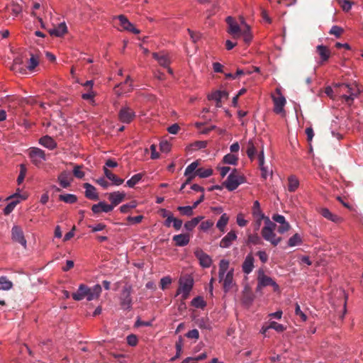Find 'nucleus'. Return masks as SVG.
I'll use <instances>...</instances> for the list:
<instances>
[{"mask_svg":"<svg viewBox=\"0 0 363 363\" xmlns=\"http://www.w3.org/2000/svg\"><path fill=\"white\" fill-rule=\"evenodd\" d=\"M102 289L99 284H96L92 287H88L85 284H80L77 291L72 294V298L75 301H81L86 298L87 301H91L97 299Z\"/></svg>","mask_w":363,"mask_h":363,"instance_id":"f257e3e1","label":"nucleus"},{"mask_svg":"<svg viewBox=\"0 0 363 363\" xmlns=\"http://www.w3.org/2000/svg\"><path fill=\"white\" fill-rule=\"evenodd\" d=\"M275 229L276 224L269 218H266L265 225L262 229L261 234L266 241L269 242L274 246H277L281 240V238L274 233Z\"/></svg>","mask_w":363,"mask_h":363,"instance_id":"f03ea898","label":"nucleus"},{"mask_svg":"<svg viewBox=\"0 0 363 363\" xmlns=\"http://www.w3.org/2000/svg\"><path fill=\"white\" fill-rule=\"evenodd\" d=\"M245 182V177L238 173L236 169H233L224 182L223 185L228 191H232Z\"/></svg>","mask_w":363,"mask_h":363,"instance_id":"7ed1b4c3","label":"nucleus"},{"mask_svg":"<svg viewBox=\"0 0 363 363\" xmlns=\"http://www.w3.org/2000/svg\"><path fill=\"white\" fill-rule=\"evenodd\" d=\"M272 286L274 291L279 290V285L271 277L264 274L262 270L258 272L257 286L256 291L260 292L264 287Z\"/></svg>","mask_w":363,"mask_h":363,"instance_id":"20e7f679","label":"nucleus"},{"mask_svg":"<svg viewBox=\"0 0 363 363\" xmlns=\"http://www.w3.org/2000/svg\"><path fill=\"white\" fill-rule=\"evenodd\" d=\"M194 285L193 279L191 277H183L179 279V287L177 295L181 294L183 299L187 298Z\"/></svg>","mask_w":363,"mask_h":363,"instance_id":"39448f33","label":"nucleus"},{"mask_svg":"<svg viewBox=\"0 0 363 363\" xmlns=\"http://www.w3.org/2000/svg\"><path fill=\"white\" fill-rule=\"evenodd\" d=\"M118 120L123 123H130L135 118V112L128 106H124L118 111Z\"/></svg>","mask_w":363,"mask_h":363,"instance_id":"423d86ee","label":"nucleus"},{"mask_svg":"<svg viewBox=\"0 0 363 363\" xmlns=\"http://www.w3.org/2000/svg\"><path fill=\"white\" fill-rule=\"evenodd\" d=\"M29 157L35 166H40L46 160L45 152L38 147H30Z\"/></svg>","mask_w":363,"mask_h":363,"instance_id":"0eeeda50","label":"nucleus"},{"mask_svg":"<svg viewBox=\"0 0 363 363\" xmlns=\"http://www.w3.org/2000/svg\"><path fill=\"white\" fill-rule=\"evenodd\" d=\"M262 145L263 143L259 139H252L248 141L247 155L251 160H254L259 150H262Z\"/></svg>","mask_w":363,"mask_h":363,"instance_id":"6e6552de","label":"nucleus"},{"mask_svg":"<svg viewBox=\"0 0 363 363\" xmlns=\"http://www.w3.org/2000/svg\"><path fill=\"white\" fill-rule=\"evenodd\" d=\"M277 96H272V100L274 102V111L276 113L280 114L284 113V107L286 103L285 97L281 93L280 89H276Z\"/></svg>","mask_w":363,"mask_h":363,"instance_id":"1a4fd4ad","label":"nucleus"},{"mask_svg":"<svg viewBox=\"0 0 363 363\" xmlns=\"http://www.w3.org/2000/svg\"><path fill=\"white\" fill-rule=\"evenodd\" d=\"M228 24L227 32L233 36V38H238L240 37V33L242 30L241 26L238 22L232 17L228 16L226 18Z\"/></svg>","mask_w":363,"mask_h":363,"instance_id":"9d476101","label":"nucleus"},{"mask_svg":"<svg viewBox=\"0 0 363 363\" xmlns=\"http://www.w3.org/2000/svg\"><path fill=\"white\" fill-rule=\"evenodd\" d=\"M26 199V196L21 195L19 193H16L7 198V200H11L8 205L4 208V213L5 215L11 213L16 206L21 201Z\"/></svg>","mask_w":363,"mask_h":363,"instance_id":"9b49d317","label":"nucleus"},{"mask_svg":"<svg viewBox=\"0 0 363 363\" xmlns=\"http://www.w3.org/2000/svg\"><path fill=\"white\" fill-rule=\"evenodd\" d=\"M132 287L126 285L123 287L121 293V306L124 309H130L132 306L131 298Z\"/></svg>","mask_w":363,"mask_h":363,"instance_id":"f8f14e48","label":"nucleus"},{"mask_svg":"<svg viewBox=\"0 0 363 363\" xmlns=\"http://www.w3.org/2000/svg\"><path fill=\"white\" fill-rule=\"evenodd\" d=\"M11 238L14 242L21 244L24 248L26 247L27 242L24 237L23 232L19 226H13L11 229Z\"/></svg>","mask_w":363,"mask_h":363,"instance_id":"ddd939ff","label":"nucleus"},{"mask_svg":"<svg viewBox=\"0 0 363 363\" xmlns=\"http://www.w3.org/2000/svg\"><path fill=\"white\" fill-rule=\"evenodd\" d=\"M196 257L199 259L200 265L203 268H208L212 259L209 255L205 253L201 249H196L194 252Z\"/></svg>","mask_w":363,"mask_h":363,"instance_id":"4468645a","label":"nucleus"},{"mask_svg":"<svg viewBox=\"0 0 363 363\" xmlns=\"http://www.w3.org/2000/svg\"><path fill=\"white\" fill-rule=\"evenodd\" d=\"M118 18L120 21L121 26L123 30L131 32L134 34H139L140 30L137 29L134 25L130 23L128 19L123 15H120L118 16L115 17Z\"/></svg>","mask_w":363,"mask_h":363,"instance_id":"2eb2a0df","label":"nucleus"},{"mask_svg":"<svg viewBox=\"0 0 363 363\" xmlns=\"http://www.w3.org/2000/svg\"><path fill=\"white\" fill-rule=\"evenodd\" d=\"M272 220L281 225L277 230L279 233L284 234L290 229V225L286 220L284 216L280 214H274L272 216Z\"/></svg>","mask_w":363,"mask_h":363,"instance_id":"dca6fc26","label":"nucleus"},{"mask_svg":"<svg viewBox=\"0 0 363 363\" xmlns=\"http://www.w3.org/2000/svg\"><path fill=\"white\" fill-rule=\"evenodd\" d=\"M152 57L163 67H168L170 64V57L164 52H153Z\"/></svg>","mask_w":363,"mask_h":363,"instance_id":"f3484780","label":"nucleus"},{"mask_svg":"<svg viewBox=\"0 0 363 363\" xmlns=\"http://www.w3.org/2000/svg\"><path fill=\"white\" fill-rule=\"evenodd\" d=\"M238 236L235 230H230L225 235L220 242V247L222 248L229 247L233 242L236 240Z\"/></svg>","mask_w":363,"mask_h":363,"instance_id":"a211bd4d","label":"nucleus"},{"mask_svg":"<svg viewBox=\"0 0 363 363\" xmlns=\"http://www.w3.org/2000/svg\"><path fill=\"white\" fill-rule=\"evenodd\" d=\"M57 180L62 188H68L72 180L71 173L67 171L61 172L58 176Z\"/></svg>","mask_w":363,"mask_h":363,"instance_id":"6ab92c4d","label":"nucleus"},{"mask_svg":"<svg viewBox=\"0 0 363 363\" xmlns=\"http://www.w3.org/2000/svg\"><path fill=\"white\" fill-rule=\"evenodd\" d=\"M113 209V206L109 205L104 201L94 204L91 207V211L95 214L99 213L101 212L108 213L112 211Z\"/></svg>","mask_w":363,"mask_h":363,"instance_id":"aec40b11","label":"nucleus"},{"mask_svg":"<svg viewBox=\"0 0 363 363\" xmlns=\"http://www.w3.org/2000/svg\"><path fill=\"white\" fill-rule=\"evenodd\" d=\"M228 93L225 91L218 90L208 95V98L209 100H213L216 102V107L220 108L222 106L221 99L226 98Z\"/></svg>","mask_w":363,"mask_h":363,"instance_id":"412c9836","label":"nucleus"},{"mask_svg":"<svg viewBox=\"0 0 363 363\" xmlns=\"http://www.w3.org/2000/svg\"><path fill=\"white\" fill-rule=\"evenodd\" d=\"M125 196V194L124 192L121 191H114L108 194V199L111 202V206H113V208L121 203Z\"/></svg>","mask_w":363,"mask_h":363,"instance_id":"4be33fe9","label":"nucleus"},{"mask_svg":"<svg viewBox=\"0 0 363 363\" xmlns=\"http://www.w3.org/2000/svg\"><path fill=\"white\" fill-rule=\"evenodd\" d=\"M254 257L252 254H248L243 263H242V271L245 274H249L250 272H252L253 268H254Z\"/></svg>","mask_w":363,"mask_h":363,"instance_id":"5701e85b","label":"nucleus"},{"mask_svg":"<svg viewBox=\"0 0 363 363\" xmlns=\"http://www.w3.org/2000/svg\"><path fill=\"white\" fill-rule=\"evenodd\" d=\"M39 144L52 150L57 147V143L49 135H45L39 139Z\"/></svg>","mask_w":363,"mask_h":363,"instance_id":"b1692460","label":"nucleus"},{"mask_svg":"<svg viewBox=\"0 0 363 363\" xmlns=\"http://www.w3.org/2000/svg\"><path fill=\"white\" fill-rule=\"evenodd\" d=\"M84 188L85 189V196L86 198L94 201L99 199L96 189L93 185L89 183H85L84 184Z\"/></svg>","mask_w":363,"mask_h":363,"instance_id":"393cba45","label":"nucleus"},{"mask_svg":"<svg viewBox=\"0 0 363 363\" xmlns=\"http://www.w3.org/2000/svg\"><path fill=\"white\" fill-rule=\"evenodd\" d=\"M220 281H223V288L225 291L230 290L233 284V269H230L225 274L223 279H220Z\"/></svg>","mask_w":363,"mask_h":363,"instance_id":"a878e982","label":"nucleus"},{"mask_svg":"<svg viewBox=\"0 0 363 363\" xmlns=\"http://www.w3.org/2000/svg\"><path fill=\"white\" fill-rule=\"evenodd\" d=\"M67 31V28L65 23H60L56 27L49 30L51 35L56 37H61Z\"/></svg>","mask_w":363,"mask_h":363,"instance_id":"bb28decb","label":"nucleus"},{"mask_svg":"<svg viewBox=\"0 0 363 363\" xmlns=\"http://www.w3.org/2000/svg\"><path fill=\"white\" fill-rule=\"evenodd\" d=\"M189 236L187 234H179L173 237V240L175 242L176 245L179 247L187 245L189 242Z\"/></svg>","mask_w":363,"mask_h":363,"instance_id":"cd10ccee","label":"nucleus"},{"mask_svg":"<svg viewBox=\"0 0 363 363\" xmlns=\"http://www.w3.org/2000/svg\"><path fill=\"white\" fill-rule=\"evenodd\" d=\"M240 36H242L244 42L247 45L252 41L253 36L250 27L247 23H245V28H242Z\"/></svg>","mask_w":363,"mask_h":363,"instance_id":"c85d7f7f","label":"nucleus"},{"mask_svg":"<svg viewBox=\"0 0 363 363\" xmlns=\"http://www.w3.org/2000/svg\"><path fill=\"white\" fill-rule=\"evenodd\" d=\"M299 186V180L295 175H291L288 177L287 189L290 192H294Z\"/></svg>","mask_w":363,"mask_h":363,"instance_id":"c756f323","label":"nucleus"},{"mask_svg":"<svg viewBox=\"0 0 363 363\" xmlns=\"http://www.w3.org/2000/svg\"><path fill=\"white\" fill-rule=\"evenodd\" d=\"M104 174L106 177L110 179L113 184L119 186L123 183V179L118 178L116 175L113 174L106 167H104Z\"/></svg>","mask_w":363,"mask_h":363,"instance_id":"7c9ffc66","label":"nucleus"},{"mask_svg":"<svg viewBox=\"0 0 363 363\" xmlns=\"http://www.w3.org/2000/svg\"><path fill=\"white\" fill-rule=\"evenodd\" d=\"M229 220V217L226 213H223L220 217L219 220L216 223V227L221 231H225V228L228 224Z\"/></svg>","mask_w":363,"mask_h":363,"instance_id":"2f4dec72","label":"nucleus"},{"mask_svg":"<svg viewBox=\"0 0 363 363\" xmlns=\"http://www.w3.org/2000/svg\"><path fill=\"white\" fill-rule=\"evenodd\" d=\"M317 52L321 57L322 61H327L330 57V52L328 49L322 45L317 46Z\"/></svg>","mask_w":363,"mask_h":363,"instance_id":"473e14b6","label":"nucleus"},{"mask_svg":"<svg viewBox=\"0 0 363 363\" xmlns=\"http://www.w3.org/2000/svg\"><path fill=\"white\" fill-rule=\"evenodd\" d=\"M13 287V283L6 277H0V291H9Z\"/></svg>","mask_w":363,"mask_h":363,"instance_id":"72a5a7b5","label":"nucleus"},{"mask_svg":"<svg viewBox=\"0 0 363 363\" xmlns=\"http://www.w3.org/2000/svg\"><path fill=\"white\" fill-rule=\"evenodd\" d=\"M59 199L62 201H64L66 203H74L77 201V197L76 195L72 194H60L59 196Z\"/></svg>","mask_w":363,"mask_h":363,"instance_id":"f704fd0d","label":"nucleus"},{"mask_svg":"<svg viewBox=\"0 0 363 363\" xmlns=\"http://www.w3.org/2000/svg\"><path fill=\"white\" fill-rule=\"evenodd\" d=\"M229 262L226 259H221L219 263V279H223L225 274L228 272Z\"/></svg>","mask_w":363,"mask_h":363,"instance_id":"c9c22d12","label":"nucleus"},{"mask_svg":"<svg viewBox=\"0 0 363 363\" xmlns=\"http://www.w3.org/2000/svg\"><path fill=\"white\" fill-rule=\"evenodd\" d=\"M247 243L254 245H262V240L257 233H250L247 235Z\"/></svg>","mask_w":363,"mask_h":363,"instance_id":"e433bc0d","label":"nucleus"},{"mask_svg":"<svg viewBox=\"0 0 363 363\" xmlns=\"http://www.w3.org/2000/svg\"><path fill=\"white\" fill-rule=\"evenodd\" d=\"M202 219V216H199L194 218L189 221L186 222L184 224L185 229L189 231L192 230L199 224V221Z\"/></svg>","mask_w":363,"mask_h":363,"instance_id":"4c0bfd02","label":"nucleus"},{"mask_svg":"<svg viewBox=\"0 0 363 363\" xmlns=\"http://www.w3.org/2000/svg\"><path fill=\"white\" fill-rule=\"evenodd\" d=\"M252 214L253 217L265 216L261 209L260 203L258 201H255L253 203Z\"/></svg>","mask_w":363,"mask_h":363,"instance_id":"58836bf2","label":"nucleus"},{"mask_svg":"<svg viewBox=\"0 0 363 363\" xmlns=\"http://www.w3.org/2000/svg\"><path fill=\"white\" fill-rule=\"evenodd\" d=\"M302 243V238L298 233L294 234L292 237L289 239L288 245L289 247H295Z\"/></svg>","mask_w":363,"mask_h":363,"instance_id":"ea45409f","label":"nucleus"},{"mask_svg":"<svg viewBox=\"0 0 363 363\" xmlns=\"http://www.w3.org/2000/svg\"><path fill=\"white\" fill-rule=\"evenodd\" d=\"M238 157L233 154H227L223 158V162L225 164L235 165L238 163Z\"/></svg>","mask_w":363,"mask_h":363,"instance_id":"a19ab883","label":"nucleus"},{"mask_svg":"<svg viewBox=\"0 0 363 363\" xmlns=\"http://www.w3.org/2000/svg\"><path fill=\"white\" fill-rule=\"evenodd\" d=\"M196 173L200 178H207L212 175L213 170L211 168H198Z\"/></svg>","mask_w":363,"mask_h":363,"instance_id":"79ce46f5","label":"nucleus"},{"mask_svg":"<svg viewBox=\"0 0 363 363\" xmlns=\"http://www.w3.org/2000/svg\"><path fill=\"white\" fill-rule=\"evenodd\" d=\"M143 175L142 174H136L133 175L130 179H128L126 182L128 186L132 188L136 184H138L142 179Z\"/></svg>","mask_w":363,"mask_h":363,"instance_id":"37998d69","label":"nucleus"},{"mask_svg":"<svg viewBox=\"0 0 363 363\" xmlns=\"http://www.w3.org/2000/svg\"><path fill=\"white\" fill-rule=\"evenodd\" d=\"M345 86L346 88L348 89V93L349 94H344L342 95V98L345 100V101L347 103H350L352 102L353 100H354V95L351 92V88L349 86V85L347 84H335V86Z\"/></svg>","mask_w":363,"mask_h":363,"instance_id":"c03bdc74","label":"nucleus"},{"mask_svg":"<svg viewBox=\"0 0 363 363\" xmlns=\"http://www.w3.org/2000/svg\"><path fill=\"white\" fill-rule=\"evenodd\" d=\"M194 208H193V206H179L177 208V210L181 212V213L183 215H185L187 216H191V215H193V209Z\"/></svg>","mask_w":363,"mask_h":363,"instance_id":"a18cd8bd","label":"nucleus"},{"mask_svg":"<svg viewBox=\"0 0 363 363\" xmlns=\"http://www.w3.org/2000/svg\"><path fill=\"white\" fill-rule=\"evenodd\" d=\"M199 162L198 160L193 162L190 164H189L185 169L184 174H187L192 172H196L198 169Z\"/></svg>","mask_w":363,"mask_h":363,"instance_id":"49530a36","label":"nucleus"},{"mask_svg":"<svg viewBox=\"0 0 363 363\" xmlns=\"http://www.w3.org/2000/svg\"><path fill=\"white\" fill-rule=\"evenodd\" d=\"M191 304H192V306H194V307L198 308H202L206 306L205 301L200 296H197V297L194 298L191 301Z\"/></svg>","mask_w":363,"mask_h":363,"instance_id":"de8ad7c7","label":"nucleus"},{"mask_svg":"<svg viewBox=\"0 0 363 363\" xmlns=\"http://www.w3.org/2000/svg\"><path fill=\"white\" fill-rule=\"evenodd\" d=\"M39 64V60L38 57L32 55L28 65V69L29 70L34 69Z\"/></svg>","mask_w":363,"mask_h":363,"instance_id":"09e8293b","label":"nucleus"},{"mask_svg":"<svg viewBox=\"0 0 363 363\" xmlns=\"http://www.w3.org/2000/svg\"><path fill=\"white\" fill-rule=\"evenodd\" d=\"M137 206V203L135 201H131L129 203L123 204L120 207V211L121 213H125L129 211L130 209L134 208Z\"/></svg>","mask_w":363,"mask_h":363,"instance_id":"8fccbe9b","label":"nucleus"},{"mask_svg":"<svg viewBox=\"0 0 363 363\" xmlns=\"http://www.w3.org/2000/svg\"><path fill=\"white\" fill-rule=\"evenodd\" d=\"M269 328H270V329H274L279 333L283 332L286 329L282 324L278 323L275 321H271L269 324Z\"/></svg>","mask_w":363,"mask_h":363,"instance_id":"3c124183","label":"nucleus"},{"mask_svg":"<svg viewBox=\"0 0 363 363\" xmlns=\"http://www.w3.org/2000/svg\"><path fill=\"white\" fill-rule=\"evenodd\" d=\"M82 166L75 165L73 168V174L78 179H82L84 177V172L82 170Z\"/></svg>","mask_w":363,"mask_h":363,"instance_id":"603ef678","label":"nucleus"},{"mask_svg":"<svg viewBox=\"0 0 363 363\" xmlns=\"http://www.w3.org/2000/svg\"><path fill=\"white\" fill-rule=\"evenodd\" d=\"M96 92L92 89H88L86 93H84L82 95V97L84 100H90L92 103H94V97L96 96Z\"/></svg>","mask_w":363,"mask_h":363,"instance_id":"864d4df0","label":"nucleus"},{"mask_svg":"<svg viewBox=\"0 0 363 363\" xmlns=\"http://www.w3.org/2000/svg\"><path fill=\"white\" fill-rule=\"evenodd\" d=\"M337 1L345 11H348L352 8V4L348 0H337Z\"/></svg>","mask_w":363,"mask_h":363,"instance_id":"5fc2aeb1","label":"nucleus"},{"mask_svg":"<svg viewBox=\"0 0 363 363\" xmlns=\"http://www.w3.org/2000/svg\"><path fill=\"white\" fill-rule=\"evenodd\" d=\"M330 34L335 35L336 38H339L343 33V29L337 26H333L330 30Z\"/></svg>","mask_w":363,"mask_h":363,"instance_id":"6e6d98bb","label":"nucleus"},{"mask_svg":"<svg viewBox=\"0 0 363 363\" xmlns=\"http://www.w3.org/2000/svg\"><path fill=\"white\" fill-rule=\"evenodd\" d=\"M20 167H21L20 174L17 179V182L18 184H20L23 182V181L25 178L26 174V171H27L26 167L24 164H21Z\"/></svg>","mask_w":363,"mask_h":363,"instance_id":"4d7b16f0","label":"nucleus"},{"mask_svg":"<svg viewBox=\"0 0 363 363\" xmlns=\"http://www.w3.org/2000/svg\"><path fill=\"white\" fill-rule=\"evenodd\" d=\"M128 83H130V84H129L128 87L127 89H123V91H122V94L128 93V92H130V91H131L133 90V86H132V84H131V83H132V79H131L130 77V76H128V77H127V78H126V80H125V82L124 83H121V84H119L118 85V86H122V85H125V84H128Z\"/></svg>","mask_w":363,"mask_h":363,"instance_id":"13d9d810","label":"nucleus"},{"mask_svg":"<svg viewBox=\"0 0 363 363\" xmlns=\"http://www.w3.org/2000/svg\"><path fill=\"white\" fill-rule=\"evenodd\" d=\"M253 218L255 219V223H254L255 230L257 231L259 229V228L262 225V220H264V221L265 222V218L267 217V216H261V217H253Z\"/></svg>","mask_w":363,"mask_h":363,"instance_id":"bf43d9fd","label":"nucleus"},{"mask_svg":"<svg viewBox=\"0 0 363 363\" xmlns=\"http://www.w3.org/2000/svg\"><path fill=\"white\" fill-rule=\"evenodd\" d=\"M237 224L240 227H244L247 224V220L245 219L242 213H238L236 218Z\"/></svg>","mask_w":363,"mask_h":363,"instance_id":"052dcab7","label":"nucleus"},{"mask_svg":"<svg viewBox=\"0 0 363 363\" xmlns=\"http://www.w3.org/2000/svg\"><path fill=\"white\" fill-rule=\"evenodd\" d=\"M295 314L299 316L303 321H306L307 320L306 315L301 310L300 306L298 303L296 304Z\"/></svg>","mask_w":363,"mask_h":363,"instance_id":"680f3d73","label":"nucleus"},{"mask_svg":"<svg viewBox=\"0 0 363 363\" xmlns=\"http://www.w3.org/2000/svg\"><path fill=\"white\" fill-rule=\"evenodd\" d=\"M182 350V337H179V341L176 343V355L172 358V361H174L180 356Z\"/></svg>","mask_w":363,"mask_h":363,"instance_id":"e2e57ef3","label":"nucleus"},{"mask_svg":"<svg viewBox=\"0 0 363 363\" xmlns=\"http://www.w3.org/2000/svg\"><path fill=\"white\" fill-rule=\"evenodd\" d=\"M186 337H188L189 339L198 340L199 338V333L198 330L193 329L191 330H189L186 334Z\"/></svg>","mask_w":363,"mask_h":363,"instance_id":"0e129e2a","label":"nucleus"},{"mask_svg":"<svg viewBox=\"0 0 363 363\" xmlns=\"http://www.w3.org/2000/svg\"><path fill=\"white\" fill-rule=\"evenodd\" d=\"M127 342L130 346H135L138 344V337L135 335H129L127 337Z\"/></svg>","mask_w":363,"mask_h":363,"instance_id":"69168bd1","label":"nucleus"},{"mask_svg":"<svg viewBox=\"0 0 363 363\" xmlns=\"http://www.w3.org/2000/svg\"><path fill=\"white\" fill-rule=\"evenodd\" d=\"M171 282H172V279L169 277H164L162 278L160 280V287L162 289H164L167 285L171 284Z\"/></svg>","mask_w":363,"mask_h":363,"instance_id":"338daca9","label":"nucleus"},{"mask_svg":"<svg viewBox=\"0 0 363 363\" xmlns=\"http://www.w3.org/2000/svg\"><path fill=\"white\" fill-rule=\"evenodd\" d=\"M257 255L262 263H266L267 262L268 255L265 251H264V250L258 251Z\"/></svg>","mask_w":363,"mask_h":363,"instance_id":"774afa93","label":"nucleus"}]
</instances>
